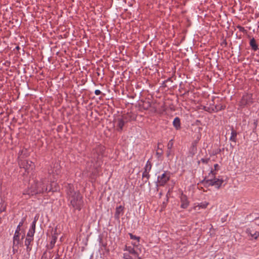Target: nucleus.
<instances>
[{
    "instance_id": "f257e3e1",
    "label": "nucleus",
    "mask_w": 259,
    "mask_h": 259,
    "mask_svg": "<svg viewBox=\"0 0 259 259\" xmlns=\"http://www.w3.org/2000/svg\"><path fill=\"white\" fill-rule=\"evenodd\" d=\"M49 181L47 179H42L39 181L34 182L31 185L30 188L23 194L33 195L37 194L43 193L48 192H55L58 190L57 184L54 182L48 185Z\"/></svg>"
},
{
    "instance_id": "f03ea898",
    "label": "nucleus",
    "mask_w": 259,
    "mask_h": 259,
    "mask_svg": "<svg viewBox=\"0 0 259 259\" xmlns=\"http://www.w3.org/2000/svg\"><path fill=\"white\" fill-rule=\"evenodd\" d=\"M68 200L74 210H80L83 205L82 197L79 191H75L73 185L68 184L66 187Z\"/></svg>"
},
{
    "instance_id": "7ed1b4c3",
    "label": "nucleus",
    "mask_w": 259,
    "mask_h": 259,
    "mask_svg": "<svg viewBox=\"0 0 259 259\" xmlns=\"http://www.w3.org/2000/svg\"><path fill=\"white\" fill-rule=\"evenodd\" d=\"M124 250L127 252L123 253V259H141L135 247L126 246Z\"/></svg>"
},
{
    "instance_id": "20e7f679",
    "label": "nucleus",
    "mask_w": 259,
    "mask_h": 259,
    "mask_svg": "<svg viewBox=\"0 0 259 259\" xmlns=\"http://www.w3.org/2000/svg\"><path fill=\"white\" fill-rule=\"evenodd\" d=\"M253 103L252 95L251 94L245 93L243 95L238 105L241 108H244L250 106Z\"/></svg>"
},
{
    "instance_id": "39448f33",
    "label": "nucleus",
    "mask_w": 259,
    "mask_h": 259,
    "mask_svg": "<svg viewBox=\"0 0 259 259\" xmlns=\"http://www.w3.org/2000/svg\"><path fill=\"white\" fill-rule=\"evenodd\" d=\"M213 177V179L204 180L203 182L206 186H214L216 188L219 189L224 182V180L222 179L217 178L215 176Z\"/></svg>"
},
{
    "instance_id": "423d86ee",
    "label": "nucleus",
    "mask_w": 259,
    "mask_h": 259,
    "mask_svg": "<svg viewBox=\"0 0 259 259\" xmlns=\"http://www.w3.org/2000/svg\"><path fill=\"white\" fill-rule=\"evenodd\" d=\"M170 178V172L168 171H165L161 176L157 177V186H164L165 184L169 180Z\"/></svg>"
},
{
    "instance_id": "0eeeda50",
    "label": "nucleus",
    "mask_w": 259,
    "mask_h": 259,
    "mask_svg": "<svg viewBox=\"0 0 259 259\" xmlns=\"http://www.w3.org/2000/svg\"><path fill=\"white\" fill-rule=\"evenodd\" d=\"M102 151L103 148L98 147L94 151L93 153L92 158L93 160L96 163H99V165L103 157Z\"/></svg>"
},
{
    "instance_id": "6e6552de",
    "label": "nucleus",
    "mask_w": 259,
    "mask_h": 259,
    "mask_svg": "<svg viewBox=\"0 0 259 259\" xmlns=\"http://www.w3.org/2000/svg\"><path fill=\"white\" fill-rule=\"evenodd\" d=\"M20 166L25 169V170L29 172L30 169H33L34 167V164L31 161L25 160L21 163Z\"/></svg>"
},
{
    "instance_id": "1a4fd4ad",
    "label": "nucleus",
    "mask_w": 259,
    "mask_h": 259,
    "mask_svg": "<svg viewBox=\"0 0 259 259\" xmlns=\"http://www.w3.org/2000/svg\"><path fill=\"white\" fill-rule=\"evenodd\" d=\"M121 117L124 120V122L127 123L128 122H130L133 120H135L136 119L137 116L135 113L130 112H127L126 113L123 114L121 116Z\"/></svg>"
},
{
    "instance_id": "9d476101",
    "label": "nucleus",
    "mask_w": 259,
    "mask_h": 259,
    "mask_svg": "<svg viewBox=\"0 0 259 259\" xmlns=\"http://www.w3.org/2000/svg\"><path fill=\"white\" fill-rule=\"evenodd\" d=\"M20 233H18L17 232V233H15L13 237V251L17 250L18 248H19V244L20 243Z\"/></svg>"
},
{
    "instance_id": "9b49d317",
    "label": "nucleus",
    "mask_w": 259,
    "mask_h": 259,
    "mask_svg": "<svg viewBox=\"0 0 259 259\" xmlns=\"http://www.w3.org/2000/svg\"><path fill=\"white\" fill-rule=\"evenodd\" d=\"M181 207L184 209L187 208L189 205V201L188 200L187 196L183 193L180 196Z\"/></svg>"
},
{
    "instance_id": "f8f14e48",
    "label": "nucleus",
    "mask_w": 259,
    "mask_h": 259,
    "mask_svg": "<svg viewBox=\"0 0 259 259\" xmlns=\"http://www.w3.org/2000/svg\"><path fill=\"white\" fill-rule=\"evenodd\" d=\"M246 232L252 239H256L259 236V232L254 230L252 227L247 228Z\"/></svg>"
},
{
    "instance_id": "ddd939ff",
    "label": "nucleus",
    "mask_w": 259,
    "mask_h": 259,
    "mask_svg": "<svg viewBox=\"0 0 259 259\" xmlns=\"http://www.w3.org/2000/svg\"><path fill=\"white\" fill-rule=\"evenodd\" d=\"M115 122L116 123V130L118 132H121L123 130V127L125 123H126L125 122H124V120L122 118V117L118 118L116 120Z\"/></svg>"
},
{
    "instance_id": "4468645a",
    "label": "nucleus",
    "mask_w": 259,
    "mask_h": 259,
    "mask_svg": "<svg viewBox=\"0 0 259 259\" xmlns=\"http://www.w3.org/2000/svg\"><path fill=\"white\" fill-rule=\"evenodd\" d=\"M33 240V238L27 237L25 241V245L26 246L27 251H30L31 250V242Z\"/></svg>"
},
{
    "instance_id": "2eb2a0df",
    "label": "nucleus",
    "mask_w": 259,
    "mask_h": 259,
    "mask_svg": "<svg viewBox=\"0 0 259 259\" xmlns=\"http://www.w3.org/2000/svg\"><path fill=\"white\" fill-rule=\"evenodd\" d=\"M151 103L149 101H142L140 103V107L144 110H148L151 107Z\"/></svg>"
},
{
    "instance_id": "dca6fc26",
    "label": "nucleus",
    "mask_w": 259,
    "mask_h": 259,
    "mask_svg": "<svg viewBox=\"0 0 259 259\" xmlns=\"http://www.w3.org/2000/svg\"><path fill=\"white\" fill-rule=\"evenodd\" d=\"M52 173L55 175H59L61 173V166L58 163H55L54 165Z\"/></svg>"
},
{
    "instance_id": "f3484780",
    "label": "nucleus",
    "mask_w": 259,
    "mask_h": 259,
    "mask_svg": "<svg viewBox=\"0 0 259 259\" xmlns=\"http://www.w3.org/2000/svg\"><path fill=\"white\" fill-rule=\"evenodd\" d=\"M249 45L251 49L254 51H256L258 49V45L256 43V40L253 37L250 40Z\"/></svg>"
},
{
    "instance_id": "a211bd4d",
    "label": "nucleus",
    "mask_w": 259,
    "mask_h": 259,
    "mask_svg": "<svg viewBox=\"0 0 259 259\" xmlns=\"http://www.w3.org/2000/svg\"><path fill=\"white\" fill-rule=\"evenodd\" d=\"M123 210V207L121 205L116 207V211L114 214V217L116 219H119L120 214L122 213Z\"/></svg>"
},
{
    "instance_id": "6ab92c4d",
    "label": "nucleus",
    "mask_w": 259,
    "mask_h": 259,
    "mask_svg": "<svg viewBox=\"0 0 259 259\" xmlns=\"http://www.w3.org/2000/svg\"><path fill=\"white\" fill-rule=\"evenodd\" d=\"M231 135L230 138V140L236 143L237 140V133L233 128L231 129Z\"/></svg>"
},
{
    "instance_id": "aec40b11",
    "label": "nucleus",
    "mask_w": 259,
    "mask_h": 259,
    "mask_svg": "<svg viewBox=\"0 0 259 259\" xmlns=\"http://www.w3.org/2000/svg\"><path fill=\"white\" fill-rule=\"evenodd\" d=\"M173 125L177 130H179L181 128L180 119L179 117H177L175 118L173 121Z\"/></svg>"
},
{
    "instance_id": "412c9836",
    "label": "nucleus",
    "mask_w": 259,
    "mask_h": 259,
    "mask_svg": "<svg viewBox=\"0 0 259 259\" xmlns=\"http://www.w3.org/2000/svg\"><path fill=\"white\" fill-rule=\"evenodd\" d=\"M150 177L149 171H144L142 174V180L144 183H146L148 182Z\"/></svg>"
},
{
    "instance_id": "4be33fe9",
    "label": "nucleus",
    "mask_w": 259,
    "mask_h": 259,
    "mask_svg": "<svg viewBox=\"0 0 259 259\" xmlns=\"http://www.w3.org/2000/svg\"><path fill=\"white\" fill-rule=\"evenodd\" d=\"M220 166L218 164H215L214 165V169H211L210 172L209 173V176H210L211 175L212 176H215L217 172L216 171H218L219 169Z\"/></svg>"
},
{
    "instance_id": "5701e85b",
    "label": "nucleus",
    "mask_w": 259,
    "mask_h": 259,
    "mask_svg": "<svg viewBox=\"0 0 259 259\" xmlns=\"http://www.w3.org/2000/svg\"><path fill=\"white\" fill-rule=\"evenodd\" d=\"M225 108V106L222 105V104H219V105H215L214 107V108L213 109V110L214 112H218L219 111L223 110Z\"/></svg>"
},
{
    "instance_id": "b1692460",
    "label": "nucleus",
    "mask_w": 259,
    "mask_h": 259,
    "mask_svg": "<svg viewBox=\"0 0 259 259\" xmlns=\"http://www.w3.org/2000/svg\"><path fill=\"white\" fill-rule=\"evenodd\" d=\"M151 167H152L151 163L150 162V161L149 160H148L147 161V163L145 166L144 171H147L150 172L151 169Z\"/></svg>"
},
{
    "instance_id": "393cba45",
    "label": "nucleus",
    "mask_w": 259,
    "mask_h": 259,
    "mask_svg": "<svg viewBox=\"0 0 259 259\" xmlns=\"http://www.w3.org/2000/svg\"><path fill=\"white\" fill-rule=\"evenodd\" d=\"M209 204V203L207 202H201L200 203H199L196 206V207H199V208H206L207 206Z\"/></svg>"
},
{
    "instance_id": "a878e982",
    "label": "nucleus",
    "mask_w": 259,
    "mask_h": 259,
    "mask_svg": "<svg viewBox=\"0 0 259 259\" xmlns=\"http://www.w3.org/2000/svg\"><path fill=\"white\" fill-rule=\"evenodd\" d=\"M57 237L55 235L52 236V239L50 242L51 248H53L55 245V244L56 242Z\"/></svg>"
},
{
    "instance_id": "bb28decb",
    "label": "nucleus",
    "mask_w": 259,
    "mask_h": 259,
    "mask_svg": "<svg viewBox=\"0 0 259 259\" xmlns=\"http://www.w3.org/2000/svg\"><path fill=\"white\" fill-rule=\"evenodd\" d=\"M35 231V230L30 228L27 234V237L33 238Z\"/></svg>"
},
{
    "instance_id": "cd10ccee",
    "label": "nucleus",
    "mask_w": 259,
    "mask_h": 259,
    "mask_svg": "<svg viewBox=\"0 0 259 259\" xmlns=\"http://www.w3.org/2000/svg\"><path fill=\"white\" fill-rule=\"evenodd\" d=\"M129 235H130V238L131 239L137 240V243L139 242V241H140V237H137V236H136L135 235H134L132 233H129Z\"/></svg>"
},
{
    "instance_id": "c85d7f7f",
    "label": "nucleus",
    "mask_w": 259,
    "mask_h": 259,
    "mask_svg": "<svg viewBox=\"0 0 259 259\" xmlns=\"http://www.w3.org/2000/svg\"><path fill=\"white\" fill-rule=\"evenodd\" d=\"M174 145V141L173 140H170L167 144V149H171Z\"/></svg>"
},
{
    "instance_id": "c756f323",
    "label": "nucleus",
    "mask_w": 259,
    "mask_h": 259,
    "mask_svg": "<svg viewBox=\"0 0 259 259\" xmlns=\"http://www.w3.org/2000/svg\"><path fill=\"white\" fill-rule=\"evenodd\" d=\"M209 158H201L200 161H199V163H200V162H201L203 163L206 164L209 162Z\"/></svg>"
},
{
    "instance_id": "7c9ffc66",
    "label": "nucleus",
    "mask_w": 259,
    "mask_h": 259,
    "mask_svg": "<svg viewBox=\"0 0 259 259\" xmlns=\"http://www.w3.org/2000/svg\"><path fill=\"white\" fill-rule=\"evenodd\" d=\"M36 223V218H35L34 220L33 221V222L31 224V227H30L31 229L35 230Z\"/></svg>"
},
{
    "instance_id": "2f4dec72",
    "label": "nucleus",
    "mask_w": 259,
    "mask_h": 259,
    "mask_svg": "<svg viewBox=\"0 0 259 259\" xmlns=\"http://www.w3.org/2000/svg\"><path fill=\"white\" fill-rule=\"evenodd\" d=\"M25 220H26V218H22V220H21V221L19 222V224H18V226H20V227L22 226V225H23V224H24V222H25Z\"/></svg>"
},
{
    "instance_id": "473e14b6",
    "label": "nucleus",
    "mask_w": 259,
    "mask_h": 259,
    "mask_svg": "<svg viewBox=\"0 0 259 259\" xmlns=\"http://www.w3.org/2000/svg\"><path fill=\"white\" fill-rule=\"evenodd\" d=\"M171 155H172V151L171 149H168L166 152V156L167 157H169Z\"/></svg>"
},
{
    "instance_id": "72a5a7b5",
    "label": "nucleus",
    "mask_w": 259,
    "mask_h": 259,
    "mask_svg": "<svg viewBox=\"0 0 259 259\" xmlns=\"http://www.w3.org/2000/svg\"><path fill=\"white\" fill-rule=\"evenodd\" d=\"M160 152H156V155H157V157L159 158L162 155V151L161 149H160Z\"/></svg>"
},
{
    "instance_id": "f704fd0d",
    "label": "nucleus",
    "mask_w": 259,
    "mask_h": 259,
    "mask_svg": "<svg viewBox=\"0 0 259 259\" xmlns=\"http://www.w3.org/2000/svg\"><path fill=\"white\" fill-rule=\"evenodd\" d=\"M95 94L96 95H99L101 94V92L99 90H96L95 91Z\"/></svg>"
},
{
    "instance_id": "c9c22d12",
    "label": "nucleus",
    "mask_w": 259,
    "mask_h": 259,
    "mask_svg": "<svg viewBox=\"0 0 259 259\" xmlns=\"http://www.w3.org/2000/svg\"><path fill=\"white\" fill-rule=\"evenodd\" d=\"M20 228V226H18L15 233H17V232H18V233H20L21 230Z\"/></svg>"
},
{
    "instance_id": "e433bc0d",
    "label": "nucleus",
    "mask_w": 259,
    "mask_h": 259,
    "mask_svg": "<svg viewBox=\"0 0 259 259\" xmlns=\"http://www.w3.org/2000/svg\"><path fill=\"white\" fill-rule=\"evenodd\" d=\"M238 28H239L240 31H243L244 30V28L243 27L239 26Z\"/></svg>"
},
{
    "instance_id": "4c0bfd02",
    "label": "nucleus",
    "mask_w": 259,
    "mask_h": 259,
    "mask_svg": "<svg viewBox=\"0 0 259 259\" xmlns=\"http://www.w3.org/2000/svg\"><path fill=\"white\" fill-rule=\"evenodd\" d=\"M255 223L256 225L259 226V218L255 220Z\"/></svg>"
},
{
    "instance_id": "58836bf2",
    "label": "nucleus",
    "mask_w": 259,
    "mask_h": 259,
    "mask_svg": "<svg viewBox=\"0 0 259 259\" xmlns=\"http://www.w3.org/2000/svg\"><path fill=\"white\" fill-rule=\"evenodd\" d=\"M24 236H25V234H23L22 235V236H21V239H23L24 238Z\"/></svg>"
},
{
    "instance_id": "ea45409f",
    "label": "nucleus",
    "mask_w": 259,
    "mask_h": 259,
    "mask_svg": "<svg viewBox=\"0 0 259 259\" xmlns=\"http://www.w3.org/2000/svg\"><path fill=\"white\" fill-rule=\"evenodd\" d=\"M133 244L134 246H137V243H136V242L133 243Z\"/></svg>"
},
{
    "instance_id": "a19ab883",
    "label": "nucleus",
    "mask_w": 259,
    "mask_h": 259,
    "mask_svg": "<svg viewBox=\"0 0 259 259\" xmlns=\"http://www.w3.org/2000/svg\"><path fill=\"white\" fill-rule=\"evenodd\" d=\"M159 145H160V144H159V143H158V149H159Z\"/></svg>"
},
{
    "instance_id": "79ce46f5",
    "label": "nucleus",
    "mask_w": 259,
    "mask_h": 259,
    "mask_svg": "<svg viewBox=\"0 0 259 259\" xmlns=\"http://www.w3.org/2000/svg\"><path fill=\"white\" fill-rule=\"evenodd\" d=\"M170 79V78H168L167 80H166V81H167V80H169Z\"/></svg>"
}]
</instances>
